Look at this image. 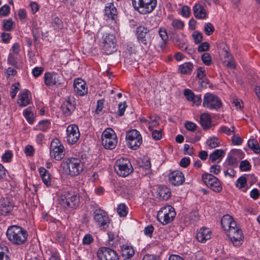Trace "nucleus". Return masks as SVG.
<instances>
[{"instance_id":"nucleus-22","label":"nucleus","mask_w":260,"mask_h":260,"mask_svg":"<svg viewBox=\"0 0 260 260\" xmlns=\"http://www.w3.org/2000/svg\"><path fill=\"white\" fill-rule=\"evenodd\" d=\"M170 182L174 186L182 185L185 181L183 174L179 171H175L169 175Z\"/></svg>"},{"instance_id":"nucleus-51","label":"nucleus","mask_w":260,"mask_h":260,"mask_svg":"<svg viewBox=\"0 0 260 260\" xmlns=\"http://www.w3.org/2000/svg\"><path fill=\"white\" fill-rule=\"evenodd\" d=\"M204 31L207 35L210 36L214 32V27L211 23H206L204 26Z\"/></svg>"},{"instance_id":"nucleus-23","label":"nucleus","mask_w":260,"mask_h":260,"mask_svg":"<svg viewBox=\"0 0 260 260\" xmlns=\"http://www.w3.org/2000/svg\"><path fill=\"white\" fill-rule=\"evenodd\" d=\"M211 231L207 228L202 227L197 231L196 238L201 243H205L211 237Z\"/></svg>"},{"instance_id":"nucleus-33","label":"nucleus","mask_w":260,"mask_h":260,"mask_svg":"<svg viewBox=\"0 0 260 260\" xmlns=\"http://www.w3.org/2000/svg\"><path fill=\"white\" fill-rule=\"evenodd\" d=\"M50 122L48 120H43L40 121L34 129L37 131L46 132L50 127Z\"/></svg>"},{"instance_id":"nucleus-56","label":"nucleus","mask_w":260,"mask_h":260,"mask_svg":"<svg viewBox=\"0 0 260 260\" xmlns=\"http://www.w3.org/2000/svg\"><path fill=\"white\" fill-rule=\"evenodd\" d=\"M126 107V105L125 102H121L118 104L117 115L119 116H122L124 115Z\"/></svg>"},{"instance_id":"nucleus-54","label":"nucleus","mask_w":260,"mask_h":260,"mask_svg":"<svg viewBox=\"0 0 260 260\" xmlns=\"http://www.w3.org/2000/svg\"><path fill=\"white\" fill-rule=\"evenodd\" d=\"M184 95L188 101H192L194 98L195 94L193 92L189 89H185L184 90Z\"/></svg>"},{"instance_id":"nucleus-58","label":"nucleus","mask_w":260,"mask_h":260,"mask_svg":"<svg viewBox=\"0 0 260 260\" xmlns=\"http://www.w3.org/2000/svg\"><path fill=\"white\" fill-rule=\"evenodd\" d=\"M223 64L227 67L231 69H235L236 67L235 62L233 57H230V59L228 60H225L223 61Z\"/></svg>"},{"instance_id":"nucleus-26","label":"nucleus","mask_w":260,"mask_h":260,"mask_svg":"<svg viewBox=\"0 0 260 260\" xmlns=\"http://www.w3.org/2000/svg\"><path fill=\"white\" fill-rule=\"evenodd\" d=\"M39 172L44 184L47 187L51 186L52 185V181L49 171L44 167H41L39 169Z\"/></svg>"},{"instance_id":"nucleus-3","label":"nucleus","mask_w":260,"mask_h":260,"mask_svg":"<svg viewBox=\"0 0 260 260\" xmlns=\"http://www.w3.org/2000/svg\"><path fill=\"white\" fill-rule=\"evenodd\" d=\"M132 1L135 10L142 14L152 12L157 4V0H132Z\"/></svg>"},{"instance_id":"nucleus-4","label":"nucleus","mask_w":260,"mask_h":260,"mask_svg":"<svg viewBox=\"0 0 260 260\" xmlns=\"http://www.w3.org/2000/svg\"><path fill=\"white\" fill-rule=\"evenodd\" d=\"M118 138L114 131L111 128H106L102 135V143L106 149H114L117 144Z\"/></svg>"},{"instance_id":"nucleus-16","label":"nucleus","mask_w":260,"mask_h":260,"mask_svg":"<svg viewBox=\"0 0 260 260\" xmlns=\"http://www.w3.org/2000/svg\"><path fill=\"white\" fill-rule=\"evenodd\" d=\"M117 11L113 3L107 4L105 8V19L111 24H116L117 20Z\"/></svg>"},{"instance_id":"nucleus-61","label":"nucleus","mask_w":260,"mask_h":260,"mask_svg":"<svg viewBox=\"0 0 260 260\" xmlns=\"http://www.w3.org/2000/svg\"><path fill=\"white\" fill-rule=\"evenodd\" d=\"M206 72L203 68L199 67L197 70V77L199 80H202L205 77Z\"/></svg>"},{"instance_id":"nucleus-44","label":"nucleus","mask_w":260,"mask_h":260,"mask_svg":"<svg viewBox=\"0 0 260 260\" xmlns=\"http://www.w3.org/2000/svg\"><path fill=\"white\" fill-rule=\"evenodd\" d=\"M33 38L35 42H37L38 39L40 37L42 32L41 29L37 26H34L32 29Z\"/></svg>"},{"instance_id":"nucleus-9","label":"nucleus","mask_w":260,"mask_h":260,"mask_svg":"<svg viewBox=\"0 0 260 260\" xmlns=\"http://www.w3.org/2000/svg\"><path fill=\"white\" fill-rule=\"evenodd\" d=\"M93 217L94 222L100 227L106 229L109 226L110 219L107 213L100 208L94 210Z\"/></svg>"},{"instance_id":"nucleus-5","label":"nucleus","mask_w":260,"mask_h":260,"mask_svg":"<svg viewBox=\"0 0 260 260\" xmlns=\"http://www.w3.org/2000/svg\"><path fill=\"white\" fill-rule=\"evenodd\" d=\"M176 214L175 209L172 206H165L158 211L157 219L163 225H166L173 220Z\"/></svg>"},{"instance_id":"nucleus-32","label":"nucleus","mask_w":260,"mask_h":260,"mask_svg":"<svg viewBox=\"0 0 260 260\" xmlns=\"http://www.w3.org/2000/svg\"><path fill=\"white\" fill-rule=\"evenodd\" d=\"M193 68V63L190 62H186L179 67V71L181 74L190 75L192 71Z\"/></svg>"},{"instance_id":"nucleus-64","label":"nucleus","mask_w":260,"mask_h":260,"mask_svg":"<svg viewBox=\"0 0 260 260\" xmlns=\"http://www.w3.org/2000/svg\"><path fill=\"white\" fill-rule=\"evenodd\" d=\"M185 127L187 129L193 132L196 129L197 125L192 122L187 121L185 123Z\"/></svg>"},{"instance_id":"nucleus-40","label":"nucleus","mask_w":260,"mask_h":260,"mask_svg":"<svg viewBox=\"0 0 260 260\" xmlns=\"http://www.w3.org/2000/svg\"><path fill=\"white\" fill-rule=\"evenodd\" d=\"M235 127L234 126H231L230 128L226 126H222L219 129V132L224 133L228 136L233 135L235 133Z\"/></svg>"},{"instance_id":"nucleus-34","label":"nucleus","mask_w":260,"mask_h":260,"mask_svg":"<svg viewBox=\"0 0 260 260\" xmlns=\"http://www.w3.org/2000/svg\"><path fill=\"white\" fill-rule=\"evenodd\" d=\"M134 250L132 247L123 245L122 248V255L127 258H131L134 254Z\"/></svg>"},{"instance_id":"nucleus-1","label":"nucleus","mask_w":260,"mask_h":260,"mask_svg":"<svg viewBox=\"0 0 260 260\" xmlns=\"http://www.w3.org/2000/svg\"><path fill=\"white\" fill-rule=\"evenodd\" d=\"M6 236L11 243L19 245L24 244L27 241L28 233L22 227L13 225L8 228Z\"/></svg>"},{"instance_id":"nucleus-35","label":"nucleus","mask_w":260,"mask_h":260,"mask_svg":"<svg viewBox=\"0 0 260 260\" xmlns=\"http://www.w3.org/2000/svg\"><path fill=\"white\" fill-rule=\"evenodd\" d=\"M248 145L255 153L257 154L260 153V147L256 139H249L248 141Z\"/></svg>"},{"instance_id":"nucleus-21","label":"nucleus","mask_w":260,"mask_h":260,"mask_svg":"<svg viewBox=\"0 0 260 260\" xmlns=\"http://www.w3.org/2000/svg\"><path fill=\"white\" fill-rule=\"evenodd\" d=\"M14 203L9 198H2L0 199V214L6 215L10 213L14 207Z\"/></svg>"},{"instance_id":"nucleus-12","label":"nucleus","mask_w":260,"mask_h":260,"mask_svg":"<svg viewBox=\"0 0 260 260\" xmlns=\"http://www.w3.org/2000/svg\"><path fill=\"white\" fill-rule=\"evenodd\" d=\"M59 143L58 139H54L50 145V155L57 160H61L64 156V147Z\"/></svg>"},{"instance_id":"nucleus-39","label":"nucleus","mask_w":260,"mask_h":260,"mask_svg":"<svg viewBox=\"0 0 260 260\" xmlns=\"http://www.w3.org/2000/svg\"><path fill=\"white\" fill-rule=\"evenodd\" d=\"M207 145L211 149L215 148L219 145V141L216 137L208 139L206 141Z\"/></svg>"},{"instance_id":"nucleus-46","label":"nucleus","mask_w":260,"mask_h":260,"mask_svg":"<svg viewBox=\"0 0 260 260\" xmlns=\"http://www.w3.org/2000/svg\"><path fill=\"white\" fill-rule=\"evenodd\" d=\"M203 63L206 66H210L212 63V58L208 53H204L201 56Z\"/></svg>"},{"instance_id":"nucleus-10","label":"nucleus","mask_w":260,"mask_h":260,"mask_svg":"<svg viewBox=\"0 0 260 260\" xmlns=\"http://www.w3.org/2000/svg\"><path fill=\"white\" fill-rule=\"evenodd\" d=\"M204 183L213 191L219 192L222 190V186L218 179L209 173H205L202 176Z\"/></svg>"},{"instance_id":"nucleus-52","label":"nucleus","mask_w":260,"mask_h":260,"mask_svg":"<svg viewBox=\"0 0 260 260\" xmlns=\"http://www.w3.org/2000/svg\"><path fill=\"white\" fill-rule=\"evenodd\" d=\"M239 168L242 171H247L251 169V165L248 160H244L240 162Z\"/></svg>"},{"instance_id":"nucleus-63","label":"nucleus","mask_w":260,"mask_h":260,"mask_svg":"<svg viewBox=\"0 0 260 260\" xmlns=\"http://www.w3.org/2000/svg\"><path fill=\"white\" fill-rule=\"evenodd\" d=\"M210 47V45L208 43L205 42L203 43H201L198 46V51L199 52H204L209 50Z\"/></svg>"},{"instance_id":"nucleus-42","label":"nucleus","mask_w":260,"mask_h":260,"mask_svg":"<svg viewBox=\"0 0 260 260\" xmlns=\"http://www.w3.org/2000/svg\"><path fill=\"white\" fill-rule=\"evenodd\" d=\"M225 164L228 166L236 168L238 165V159L233 156L229 155L226 159Z\"/></svg>"},{"instance_id":"nucleus-11","label":"nucleus","mask_w":260,"mask_h":260,"mask_svg":"<svg viewBox=\"0 0 260 260\" xmlns=\"http://www.w3.org/2000/svg\"><path fill=\"white\" fill-rule=\"evenodd\" d=\"M127 145L133 150L137 149L142 143V138L136 129L129 131L126 136Z\"/></svg>"},{"instance_id":"nucleus-17","label":"nucleus","mask_w":260,"mask_h":260,"mask_svg":"<svg viewBox=\"0 0 260 260\" xmlns=\"http://www.w3.org/2000/svg\"><path fill=\"white\" fill-rule=\"evenodd\" d=\"M62 204L67 207L74 208L78 205L79 197L75 193L64 191L61 195Z\"/></svg>"},{"instance_id":"nucleus-14","label":"nucleus","mask_w":260,"mask_h":260,"mask_svg":"<svg viewBox=\"0 0 260 260\" xmlns=\"http://www.w3.org/2000/svg\"><path fill=\"white\" fill-rule=\"evenodd\" d=\"M227 235L235 246L239 247L241 245L244 239V236L241 229L237 225L230 229Z\"/></svg>"},{"instance_id":"nucleus-29","label":"nucleus","mask_w":260,"mask_h":260,"mask_svg":"<svg viewBox=\"0 0 260 260\" xmlns=\"http://www.w3.org/2000/svg\"><path fill=\"white\" fill-rule=\"evenodd\" d=\"M28 93L29 91L28 90H25L19 93L18 103L20 106L25 107L29 104L30 99L28 96Z\"/></svg>"},{"instance_id":"nucleus-41","label":"nucleus","mask_w":260,"mask_h":260,"mask_svg":"<svg viewBox=\"0 0 260 260\" xmlns=\"http://www.w3.org/2000/svg\"><path fill=\"white\" fill-rule=\"evenodd\" d=\"M118 214L121 217H125L127 214V210L126 206L124 204H120L117 209Z\"/></svg>"},{"instance_id":"nucleus-55","label":"nucleus","mask_w":260,"mask_h":260,"mask_svg":"<svg viewBox=\"0 0 260 260\" xmlns=\"http://www.w3.org/2000/svg\"><path fill=\"white\" fill-rule=\"evenodd\" d=\"M196 44H199L203 40L202 34L198 31H194L192 35Z\"/></svg>"},{"instance_id":"nucleus-50","label":"nucleus","mask_w":260,"mask_h":260,"mask_svg":"<svg viewBox=\"0 0 260 260\" xmlns=\"http://www.w3.org/2000/svg\"><path fill=\"white\" fill-rule=\"evenodd\" d=\"M20 86V84L19 83H15L13 84L11 87L10 90V96L12 99H14L19 90V88Z\"/></svg>"},{"instance_id":"nucleus-20","label":"nucleus","mask_w":260,"mask_h":260,"mask_svg":"<svg viewBox=\"0 0 260 260\" xmlns=\"http://www.w3.org/2000/svg\"><path fill=\"white\" fill-rule=\"evenodd\" d=\"M136 31L139 42L145 46H148L150 44V39L148 37L149 30L147 27L141 25L137 27Z\"/></svg>"},{"instance_id":"nucleus-30","label":"nucleus","mask_w":260,"mask_h":260,"mask_svg":"<svg viewBox=\"0 0 260 260\" xmlns=\"http://www.w3.org/2000/svg\"><path fill=\"white\" fill-rule=\"evenodd\" d=\"M157 191L159 197L164 200H168L171 195L170 189L165 185L159 186Z\"/></svg>"},{"instance_id":"nucleus-2","label":"nucleus","mask_w":260,"mask_h":260,"mask_svg":"<svg viewBox=\"0 0 260 260\" xmlns=\"http://www.w3.org/2000/svg\"><path fill=\"white\" fill-rule=\"evenodd\" d=\"M63 172L67 175L75 176L79 175L83 170V165L80 160L75 158H70L63 161L60 165Z\"/></svg>"},{"instance_id":"nucleus-31","label":"nucleus","mask_w":260,"mask_h":260,"mask_svg":"<svg viewBox=\"0 0 260 260\" xmlns=\"http://www.w3.org/2000/svg\"><path fill=\"white\" fill-rule=\"evenodd\" d=\"M108 239L107 241V244L109 246L115 247L119 242L118 236L112 232L108 233Z\"/></svg>"},{"instance_id":"nucleus-8","label":"nucleus","mask_w":260,"mask_h":260,"mask_svg":"<svg viewBox=\"0 0 260 260\" xmlns=\"http://www.w3.org/2000/svg\"><path fill=\"white\" fill-rule=\"evenodd\" d=\"M116 40L115 37L110 34H106L103 36L102 50L106 54H112L116 50Z\"/></svg>"},{"instance_id":"nucleus-49","label":"nucleus","mask_w":260,"mask_h":260,"mask_svg":"<svg viewBox=\"0 0 260 260\" xmlns=\"http://www.w3.org/2000/svg\"><path fill=\"white\" fill-rule=\"evenodd\" d=\"M14 25V22L12 19L4 20L3 22V28L6 31H10Z\"/></svg>"},{"instance_id":"nucleus-25","label":"nucleus","mask_w":260,"mask_h":260,"mask_svg":"<svg viewBox=\"0 0 260 260\" xmlns=\"http://www.w3.org/2000/svg\"><path fill=\"white\" fill-rule=\"evenodd\" d=\"M221 224L222 228L226 231L227 233L229 232L230 229L234 228L237 225L233 218L229 215H225L222 217L221 219Z\"/></svg>"},{"instance_id":"nucleus-36","label":"nucleus","mask_w":260,"mask_h":260,"mask_svg":"<svg viewBox=\"0 0 260 260\" xmlns=\"http://www.w3.org/2000/svg\"><path fill=\"white\" fill-rule=\"evenodd\" d=\"M8 247L4 245H0V260H10L8 256Z\"/></svg>"},{"instance_id":"nucleus-24","label":"nucleus","mask_w":260,"mask_h":260,"mask_svg":"<svg viewBox=\"0 0 260 260\" xmlns=\"http://www.w3.org/2000/svg\"><path fill=\"white\" fill-rule=\"evenodd\" d=\"M74 88L75 92L80 96H83L87 93L86 83L81 79H77L74 81Z\"/></svg>"},{"instance_id":"nucleus-47","label":"nucleus","mask_w":260,"mask_h":260,"mask_svg":"<svg viewBox=\"0 0 260 260\" xmlns=\"http://www.w3.org/2000/svg\"><path fill=\"white\" fill-rule=\"evenodd\" d=\"M247 182V179L245 177L242 176L238 179L236 181V186L237 187L241 189L245 187Z\"/></svg>"},{"instance_id":"nucleus-13","label":"nucleus","mask_w":260,"mask_h":260,"mask_svg":"<svg viewBox=\"0 0 260 260\" xmlns=\"http://www.w3.org/2000/svg\"><path fill=\"white\" fill-rule=\"evenodd\" d=\"M99 260H119L117 252L112 249L106 247H102L97 251Z\"/></svg>"},{"instance_id":"nucleus-45","label":"nucleus","mask_w":260,"mask_h":260,"mask_svg":"<svg viewBox=\"0 0 260 260\" xmlns=\"http://www.w3.org/2000/svg\"><path fill=\"white\" fill-rule=\"evenodd\" d=\"M16 55L17 54H13L11 52L10 53L8 59V62L11 65L18 68V62L17 61V57Z\"/></svg>"},{"instance_id":"nucleus-48","label":"nucleus","mask_w":260,"mask_h":260,"mask_svg":"<svg viewBox=\"0 0 260 260\" xmlns=\"http://www.w3.org/2000/svg\"><path fill=\"white\" fill-rule=\"evenodd\" d=\"M172 25L175 29H182L184 26V23L180 20L174 19L172 22Z\"/></svg>"},{"instance_id":"nucleus-27","label":"nucleus","mask_w":260,"mask_h":260,"mask_svg":"<svg viewBox=\"0 0 260 260\" xmlns=\"http://www.w3.org/2000/svg\"><path fill=\"white\" fill-rule=\"evenodd\" d=\"M193 14L198 19H204L206 17V12L204 7L200 4H197L193 7Z\"/></svg>"},{"instance_id":"nucleus-7","label":"nucleus","mask_w":260,"mask_h":260,"mask_svg":"<svg viewBox=\"0 0 260 260\" xmlns=\"http://www.w3.org/2000/svg\"><path fill=\"white\" fill-rule=\"evenodd\" d=\"M222 106L220 99L216 95L211 93H206L203 98V106L209 110H217Z\"/></svg>"},{"instance_id":"nucleus-38","label":"nucleus","mask_w":260,"mask_h":260,"mask_svg":"<svg viewBox=\"0 0 260 260\" xmlns=\"http://www.w3.org/2000/svg\"><path fill=\"white\" fill-rule=\"evenodd\" d=\"M23 114L27 122L32 124L35 120V116L33 113L28 109H26L23 111Z\"/></svg>"},{"instance_id":"nucleus-28","label":"nucleus","mask_w":260,"mask_h":260,"mask_svg":"<svg viewBox=\"0 0 260 260\" xmlns=\"http://www.w3.org/2000/svg\"><path fill=\"white\" fill-rule=\"evenodd\" d=\"M200 123L204 129H208L211 126V117L208 113H203L200 116Z\"/></svg>"},{"instance_id":"nucleus-43","label":"nucleus","mask_w":260,"mask_h":260,"mask_svg":"<svg viewBox=\"0 0 260 260\" xmlns=\"http://www.w3.org/2000/svg\"><path fill=\"white\" fill-rule=\"evenodd\" d=\"M52 25L56 30H59L63 27L62 21L57 17H55L52 20Z\"/></svg>"},{"instance_id":"nucleus-53","label":"nucleus","mask_w":260,"mask_h":260,"mask_svg":"<svg viewBox=\"0 0 260 260\" xmlns=\"http://www.w3.org/2000/svg\"><path fill=\"white\" fill-rule=\"evenodd\" d=\"M93 241L92 236L89 234H86L83 238L82 243L84 245H89Z\"/></svg>"},{"instance_id":"nucleus-19","label":"nucleus","mask_w":260,"mask_h":260,"mask_svg":"<svg viewBox=\"0 0 260 260\" xmlns=\"http://www.w3.org/2000/svg\"><path fill=\"white\" fill-rule=\"evenodd\" d=\"M76 101L74 97L68 96L64 99L61 106L63 114L66 116H70L76 109Z\"/></svg>"},{"instance_id":"nucleus-6","label":"nucleus","mask_w":260,"mask_h":260,"mask_svg":"<svg viewBox=\"0 0 260 260\" xmlns=\"http://www.w3.org/2000/svg\"><path fill=\"white\" fill-rule=\"evenodd\" d=\"M114 169L119 176L123 177L127 176L133 172L129 160L125 158H121L116 161Z\"/></svg>"},{"instance_id":"nucleus-62","label":"nucleus","mask_w":260,"mask_h":260,"mask_svg":"<svg viewBox=\"0 0 260 260\" xmlns=\"http://www.w3.org/2000/svg\"><path fill=\"white\" fill-rule=\"evenodd\" d=\"M43 71V67H35L32 71V74L35 77L37 78L42 74Z\"/></svg>"},{"instance_id":"nucleus-15","label":"nucleus","mask_w":260,"mask_h":260,"mask_svg":"<svg viewBox=\"0 0 260 260\" xmlns=\"http://www.w3.org/2000/svg\"><path fill=\"white\" fill-rule=\"evenodd\" d=\"M44 79L45 84L47 86L60 85L62 84V81L63 80L61 74L54 72L46 73L44 74Z\"/></svg>"},{"instance_id":"nucleus-60","label":"nucleus","mask_w":260,"mask_h":260,"mask_svg":"<svg viewBox=\"0 0 260 260\" xmlns=\"http://www.w3.org/2000/svg\"><path fill=\"white\" fill-rule=\"evenodd\" d=\"M10 12V8L7 5H5L0 8V15L4 16H6L9 15Z\"/></svg>"},{"instance_id":"nucleus-59","label":"nucleus","mask_w":260,"mask_h":260,"mask_svg":"<svg viewBox=\"0 0 260 260\" xmlns=\"http://www.w3.org/2000/svg\"><path fill=\"white\" fill-rule=\"evenodd\" d=\"M105 100L104 99L99 100L97 102V106L95 110V113L96 114H99L102 111L104 108V104Z\"/></svg>"},{"instance_id":"nucleus-57","label":"nucleus","mask_w":260,"mask_h":260,"mask_svg":"<svg viewBox=\"0 0 260 260\" xmlns=\"http://www.w3.org/2000/svg\"><path fill=\"white\" fill-rule=\"evenodd\" d=\"M13 156L12 152L10 150L7 151L2 156V160L4 162H9Z\"/></svg>"},{"instance_id":"nucleus-37","label":"nucleus","mask_w":260,"mask_h":260,"mask_svg":"<svg viewBox=\"0 0 260 260\" xmlns=\"http://www.w3.org/2000/svg\"><path fill=\"white\" fill-rule=\"evenodd\" d=\"M224 155V152L221 149H216L211 154L209 155L210 159L212 160V162L219 158L220 157H223Z\"/></svg>"},{"instance_id":"nucleus-18","label":"nucleus","mask_w":260,"mask_h":260,"mask_svg":"<svg viewBox=\"0 0 260 260\" xmlns=\"http://www.w3.org/2000/svg\"><path fill=\"white\" fill-rule=\"evenodd\" d=\"M67 139L70 144H74L79 139L80 134L78 126L76 124H70L66 129Z\"/></svg>"}]
</instances>
